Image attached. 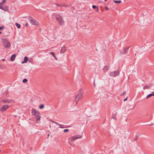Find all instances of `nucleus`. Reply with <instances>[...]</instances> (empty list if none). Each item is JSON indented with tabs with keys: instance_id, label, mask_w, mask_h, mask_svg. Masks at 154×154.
Segmentation results:
<instances>
[{
	"instance_id": "nucleus-1",
	"label": "nucleus",
	"mask_w": 154,
	"mask_h": 154,
	"mask_svg": "<svg viewBox=\"0 0 154 154\" xmlns=\"http://www.w3.org/2000/svg\"><path fill=\"white\" fill-rule=\"evenodd\" d=\"M31 113L32 115L34 116L36 119L37 123H40V120L41 118L40 113L36 109H32V110Z\"/></svg>"
},
{
	"instance_id": "nucleus-2",
	"label": "nucleus",
	"mask_w": 154,
	"mask_h": 154,
	"mask_svg": "<svg viewBox=\"0 0 154 154\" xmlns=\"http://www.w3.org/2000/svg\"><path fill=\"white\" fill-rule=\"evenodd\" d=\"M55 17L56 20L58 22L60 26L64 24V21L63 17L59 14H56Z\"/></svg>"
},
{
	"instance_id": "nucleus-3",
	"label": "nucleus",
	"mask_w": 154,
	"mask_h": 154,
	"mask_svg": "<svg viewBox=\"0 0 154 154\" xmlns=\"http://www.w3.org/2000/svg\"><path fill=\"white\" fill-rule=\"evenodd\" d=\"M4 46L6 48H9L11 46L10 42L6 39H4L2 40Z\"/></svg>"
},
{
	"instance_id": "nucleus-4",
	"label": "nucleus",
	"mask_w": 154,
	"mask_h": 154,
	"mask_svg": "<svg viewBox=\"0 0 154 154\" xmlns=\"http://www.w3.org/2000/svg\"><path fill=\"white\" fill-rule=\"evenodd\" d=\"M29 20L30 22L32 25L37 26L39 25L38 22L36 21L34 19L31 17L29 18Z\"/></svg>"
},
{
	"instance_id": "nucleus-5",
	"label": "nucleus",
	"mask_w": 154,
	"mask_h": 154,
	"mask_svg": "<svg viewBox=\"0 0 154 154\" xmlns=\"http://www.w3.org/2000/svg\"><path fill=\"white\" fill-rule=\"evenodd\" d=\"M82 93L79 94L76 96L75 98V101L76 102V104L77 102L82 98Z\"/></svg>"
},
{
	"instance_id": "nucleus-6",
	"label": "nucleus",
	"mask_w": 154,
	"mask_h": 154,
	"mask_svg": "<svg viewBox=\"0 0 154 154\" xmlns=\"http://www.w3.org/2000/svg\"><path fill=\"white\" fill-rule=\"evenodd\" d=\"M119 72L118 71H114L110 72L109 75L110 76L114 77L119 75Z\"/></svg>"
},
{
	"instance_id": "nucleus-7",
	"label": "nucleus",
	"mask_w": 154,
	"mask_h": 154,
	"mask_svg": "<svg viewBox=\"0 0 154 154\" xmlns=\"http://www.w3.org/2000/svg\"><path fill=\"white\" fill-rule=\"evenodd\" d=\"M82 137V136L81 135H79L76 136L71 137L70 138V139L71 140L73 141L78 139L81 138Z\"/></svg>"
},
{
	"instance_id": "nucleus-8",
	"label": "nucleus",
	"mask_w": 154,
	"mask_h": 154,
	"mask_svg": "<svg viewBox=\"0 0 154 154\" xmlns=\"http://www.w3.org/2000/svg\"><path fill=\"white\" fill-rule=\"evenodd\" d=\"M0 9L5 11L8 12L9 11V9L8 7L7 6H2V5H1V4H0Z\"/></svg>"
},
{
	"instance_id": "nucleus-9",
	"label": "nucleus",
	"mask_w": 154,
	"mask_h": 154,
	"mask_svg": "<svg viewBox=\"0 0 154 154\" xmlns=\"http://www.w3.org/2000/svg\"><path fill=\"white\" fill-rule=\"evenodd\" d=\"M9 107V106L7 105H5L3 106L0 109V111L3 112L6 111Z\"/></svg>"
},
{
	"instance_id": "nucleus-10",
	"label": "nucleus",
	"mask_w": 154,
	"mask_h": 154,
	"mask_svg": "<svg viewBox=\"0 0 154 154\" xmlns=\"http://www.w3.org/2000/svg\"><path fill=\"white\" fill-rule=\"evenodd\" d=\"M129 48V47L125 48L122 51H121V53L122 54H126Z\"/></svg>"
},
{
	"instance_id": "nucleus-11",
	"label": "nucleus",
	"mask_w": 154,
	"mask_h": 154,
	"mask_svg": "<svg viewBox=\"0 0 154 154\" xmlns=\"http://www.w3.org/2000/svg\"><path fill=\"white\" fill-rule=\"evenodd\" d=\"M109 66H104L102 69V70L104 72H106L109 69Z\"/></svg>"
},
{
	"instance_id": "nucleus-12",
	"label": "nucleus",
	"mask_w": 154,
	"mask_h": 154,
	"mask_svg": "<svg viewBox=\"0 0 154 154\" xmlns=\"http://www.w3.org/2000/svg\"><path fill=\"white\" fill-rule=\"evenodd\" d=\"M66 50V48L64 46H63L62 47L61 51L60 53H63Z\"/></svg>"
},
{
	"instance_id": "nucleus-13",
	"label": "nucleus",
	"mask_w": 154,
	"mask_h": 154,
	"mask_svg": "<svg viewBox=\"0 0 154 154\" xmlns=\"http://www.w3.org/2000/svg\"><path fill=\"white\" fill-rule=\"evenodd\" d=\"M2 101L4 103H11V100H8L7 99H4L2 100Z\"/></svg>"
},
{
	"instance_id": "nucleus-14",
	"label": "nucleus",
	"mask_w": 154,
	"mask_h": 154,
	"mask_svg": "<svg viewBox=\"0 0 154 154\" xmlns=\"http://www.w3.org/2000/svg\"><path fill=\"white\" fill-rule=\"evenodd\" d=\"M16 57V55L15 54H14L12 55L10 58V60L11 61H14L15 58Z\"/></svg>"
},
{
	"instance_id": "nucleus-15",
	"label": "nucleus",
	"mask_w": 154,
	"mask_h": 154,
	"mask_svg": "<svg viewBox=\"0 0 154 154\" xmlns=\"http://www.w3.org/2000/svg\"><path fill=\"white\" fill-rule=\"evenodd\" d=\"M56 5H57L58 6L60 7H66L67 6L66 5L64 4H56Z\"/></svg>"
},
{
	"instance_id": "nucleus-16",
	"label": "nucleus",
	"mask_w": 154,
	"mask_h": 154,
	"mask_svg": "<svg viewBox=\"0 0 154 154\" xmlns=\"http://www.w3.org/2000/svg\"><path fill=\"white\" fill-rule=\"evenodd\" d=\"M28 59L27 57L26 56L24 58V61H22V63H26L28 60Z\"/></svg>"
},
{
	"instance_id": "nucleus-17",
	"label": "nucleus",
	"mask_w": 154,
	"mask_h": 154,
	"mask_svg": "<svg viewBox=\"0 0 154 154\" xmlns=\"http://www.w3.org/2000/svg\"><path fill=\"white\" fill-rule=\"evenodd\" d=\"M92 8L94 9L96 8V11L98 12L99 11V8L97 6L94 5H93L92 6Z\"/></svg>"
},
{
	"instance_id": "nucleus-18",
	"label": "nucleus",
	"mask_w": 154,
	"mask_h": 154,
	"mask_svg": "<svg viewBox=\"0 0 154 154\" xmlns=\"http://www.w3.org/2000/svg\"><path fill=\"white\" fill-rule=\"evenodd\" d=\"M154 96V92H152V94H149L147 96L146 98L147 99H148L150 97H152V96Z\"/></svg>"
},
{
	"instance_id": "nucleus-19",
	"label": "nucleus",
	"mask_w": 154,
	"mask_h": 154,
	"mask_svg": "<svg viewBox=\"0 0 154 154\" xmlns=\"http://www.w3.org/2000/svg\"><path fill=\"white\" fill-rule=\"evenodd\" d=\"M51 121L52 122L54 123L55 124H57V125H58L59 126H60V127H59V128H63V127H62L61 126V125H60V124H59L58 123H57V122H54V121H52V120H51Z\"/></svg>"
},
{
	"instance_id": "nucleus-20",
	"label": "nucleus",
	"mask_w": 154,
	"mask_h": 154,
	"mask_svg": "<svg viewBox=\"0 0 154 154\" xmlns=\"http://www.w3.org/2000/svg\"><path fill=\"white\" fill-rule=\"evenodd\" d=\"M151 86L150 85H149V86H147V85L143 87V89L144 90H145L146 89H148L149 88L151 87Z\"/></svg>"
},
{
	"instance_id": "nucleus-21",
	"label": "nucleus",
	"mask_w": 154,
	"mask_h": 154,
	"mask_svg": "<svg viewBox=\"0 0 154 154\" xmlns=\"http://www.w3.org/2000/svg\"><path fill=\"white\" fill-rule=\"evenodd\" d=\"M15 25L19 29L20 28V25L19 24L17 23H15Z\"/></svg>"
},
{
	"instance_id": "nucleus-22",
	"label": "nucleus",
	"mask_w": 154,
	"mask_h": 154,
	"mask_svg": "<svg viewBox=\"0 0 154 154\" xmlns=\"http://www.w3.org/2000/svg\"><path fill=\"white\" fill-rule=\"evenodd\" d=\"M113 2L115 3H120L121 2V0H119V1L114 0L113 1Z\"/></svg>"
},
{
	"instance_id": "nucleus-23",
	"label": "nucleus",
	"mask_w": 154,
	"mask_h": 154,
	"mask_svg": "<svg viewBox=\"0 0 154 154\" xmlns=\"http://www.w3.org/2000/svg\"><path fill=\"white\" fill-rule=\"evenodd\" d=\"M44 107V106L43 104H41L40 106L39 107V108L40 109H42Z\"/></svg>"
},
{
	"instance_id": "nucleus-24",
	"label": "nucleus",
	"mask_w": 154,
	"mask_h": 154,
	"mask_svg": "<svg viewBox=\"0 0 154 154\" xmlns=\"http://www.w3.org/2000/svg\"><path fill=\"white\" fill-rule=\"evenodd\" d=\"M49 53L51 54L52 55L53 57L55 55L54 53V52H49Z\"/></svg>"
},
{
	"instance_id": "nucleus-25",
	"label": "nucleus",
	"mask_w": 154,
	"mask_h": 154,
	"mask_svg": "<svg viewBox=\"0 0 154 154\" xmlns=\"http://www.w3.org/2000/svg\"><path fill=\"white\" fill-rule=\"evenodd\" d=\"M27 81V79H25L23 80V83H25V82H26Z\"/></svg>"
},
{
	"instance_id": "nucleus-26",
	"label": "nucleus",
	"mask_w": 154,
	"mask_h": 154,
	"mask_svg": "<svg viewBox=\"0 0 154 154\" xmlns=\"http://www.w3.org/2000/svg\"><path fill=\"white\" fill-rule=\"evenodd\" d=\"M116 114L115 115H114L113 116H112V118L114 119H116Z\"/></svg>"
},
{
	"instance_id": "nucleus-27",
	"label": "nucleus",
	"mask_w": 154,
	"mask_h": 154,
	"mask_svg": "<svg viewBox=\"0 0 154 154\" xmlns=\"http://www.w3.org/2000/svg\"><path fill=\"white\" fill-rule=\"evenodd\" d=\"M68 131H69V130L68 129H65L63 131L64 132L66 133V132H68Z\"/></svg>"
},
{
	"instance_id": "nucleus-28",
	"label": "nucleus",
	"mask_w": 154,
	"mask_h": 154,
	"mask_svg": "<svg viewBox=\"0 0 154 154\" xmlns=\"http://www.w3.org/2000/svg\"><path fill=\"white\" fill-rule=\"evenodd\" d=\"M33 61V60L31 59V58H30V59H29V61L30 62V63H32V62Z\"/></svg>"
},
{
	"instance_id": "nucleus-29",
	"label": "nucleus",
	"mask_w": 154,
	"mask_h": 154,
	"mask_svg": "<svg viewBox=\"0 0 154 154\" xmlns=\"http://www.w3.org/2000/svg\"><path fill=\"white\" fill-rule=\"evenodd\" d=\"M5 2H6V0H3L2 2L1 3H0L1 4V5H2V4L3 3H5Z\"/></svg>"
},
{
	"instance_id": "nucleus-30",
	"label": "nucleus",
	"mask_w": 154,
	"mask_h": 154,
	"mask_svg": "<svg viewBox=\"0 0 154 154\" xmlns=\"http://www.w3.org/2000/svg\"><path fill=\"white\" fill-rule=\"evenodd\" d=\"M126 93L125 91H124L123 93L121 94V96H124V95Z\"/></svg>"
},
{
	"instance_id": "nucleus-31",
	"label": "nucleus",
	"mask_w": 154,
	"mask_h": 154,
	"mask_svg": "<svg viewBox=\"0 0 154 154\" xmlns=\"http://www.w3.org/2000/svg\"><path fill=\"white\" fill-rule=\"evenodd\" d=\"M138 136L136 135V137H135L134 138V140H136L138 138Z\"/></svg>"
},
{
	"instance_id": "nucleus-32",
	"label": "nucleus",
	"mask_w": 154,
	"mask_h": 154,
	"mask_svg": "<svg viewBox=\"0 0 154 154\" xmlns=\"http://www.w3.org/2000/svg\"><path fill=\"white\" fill-rule=\"evenodd\" d=\"M4 27V26L0 27V30H1L2 29H3Z\"/></svg>"
},
{
	"instance_id": "nucleus-33",
	"label": "nucleus",
	"mask_w": 154,
	"mask_h": 154,
	"mask_svg": "<svg viewBox=\"0 0 154 154\" xmlns=\"http://www.w3.org/2000/svg\"><path fill=\"white\" fill-rule=\"evenodd\" d=\"M105 9L106 10H108L109 8H108L107 7H105Z\"/></svg>"
},
{
	"instance_id": "nucleus-34",
	"label": "nucleus",
	"mask_w": 154,
	"mask_h": 154,
	"mask_svg": "<svg viewBox=\"0 0 154 154\" xmlns=\"http://www.w3.org/2000/svg\"><path fill=\"white\" fill-rule=\"evenodd\" d=\"M56 60H57V57L55 56V55L53 57Z\"/></svg>"
},
{
	"instance_id": "nucleus-35",
	"label": "nucleus",
	"mask_w": 154,
	"mask_h": 154,
	"mask_svg": "<svg viewBox=\"0 0 154 154\" xmlns=\"http://www.w3.org/2000/svg\"><path fill=\"white\" fill-rule=\"evenodd\" d=\"M127 98H127V97H126L125 99H124V101H125L126 100H127Z\"/></svg>"
},
{
	"instance_id": "nucleus-36",
	"label": "nucleus",
	"mask_w": 154,
	"mask_h": 154,
	"mask_svg": "<svg viewBox=\"0 0 154 154\" xmlns=\"http://www.w3.org/2000/svg\"><path fill=\"white\" fill-rule=\"evenodd\" d=\"M28 26V24L27 23H26V24H25V26Z\"/></svg>"
},
{
	"instance_id": "nucleus-37",
	"label": "nucleus",
	"mask_w": 154,
	"mask_h": 154,
	"mask_svg": "<svg viewBox=\"0 0 154 154\" xmlns=\"http://www.w3.org/2000/svg\"><path fill=\"white\" fill-rule=\"evenodd\" d=\"M2 60L3 61H4L5 60V59H2Z\"/></svg>"
},
{
	"instance_id": "nucleus-38",
	"label": "nucleus",
	"mask_w": 154,
	"mask_h": 154,
	"mask_svg": "<svg viewBox=\"0 0 154 154\" xmlns=\"http://www.w3.org/2000/svg\"><path fill=\"white\" fill-rule=\"evenodd\" d=\"M153 125V124H150V125H150V126H151V125Z\"/></svg>"
},
{
	"instance_id": "nucleus-39",
	"label": "nucleus",
	"mask_w": 154,
	"mask_h": 154,
	"mask_svg": "<svg viewBox=\"0 0 154 154\" xmlns=\"http://www.w3.org/2000/svg\"><path fill=\"white\" fill-rule=\"evenodd\" d=\"M134 107H133L132 108H131V109H133V108H134Z\"/></svg>"
},
{
	"instance_id": "nucleus-40",
	"label": "nucleus",
	"mask_w": 154,
	"mask_h": 154,
	"mask_svg": "<svg viewBox=\"0 0 154 154\" xmlns=\"http://www.w3.org/2000/svg\"><path fill=\"white\" fill-rule=\"evenodd\" d=\"M94 85L95 86V84H94Z\"/></svg>"
},
{
	"instance_id": "nucleus-41",
	"label": "nucleus",
	"mask_w": 154,
	"mask_h": 154,
	"mask_svg": "<svg viewBox=\"0 0 154 154\" xmlns=\"http://www.w3.org/2000/svg\"><path fill=\"white\" fill-rule=\"evenodd\" d=\"M1 33H2V32L0 31V34H1Z\"/></svg>"
},
{
	"instance_id": "nucleus-42",
	"label": "nucleus",
	"mask_w": 154,
	"mask_h": 154,
	"mask_svg": "<svg viewBox=\"0 0 154 154\" xmlns=\"http://www.w3.org/2000/svg\"><path fill=\"white\" fill-rule=\"evenodd\" d=\"M48 136H49V134H48Z\"/></svg>"
},
{
	"instance_id": "nucleus-43",
	"label": "nucleus",
	"mask_w": 154,
	"mask_h": 154,
	"mask_svg": "<svg viewBox=\"0 0 154 154\" xmlns=\"http://www.w3.org/2000/svg\"><path fill=\"white\" fill-rule=\"evenodd\" d=\"M105 1H106L107 0H104Z\"/></svg>"
}]
</instances>
